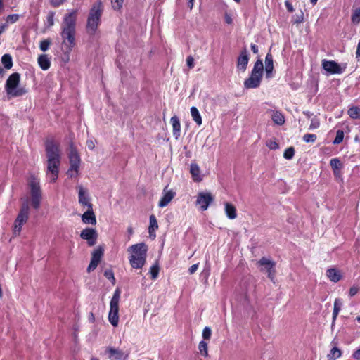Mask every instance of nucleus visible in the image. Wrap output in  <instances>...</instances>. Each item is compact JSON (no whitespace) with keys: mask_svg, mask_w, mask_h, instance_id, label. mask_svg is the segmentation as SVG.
<instances>
[{"mask_svg":"<svg viewBox=\"0 0 360 360\" xmlns=\"http://www.w3.org/2000/svg\"><path fill=\"white\" fill-rule=\"evenodd\" d=\"M189 1V6H190V8L191 9L193 8V1L194 0H188Z\"/></svg>","mask_w":360,"mask_h":360,"instance_id":"nucleus-62","label":"nucleus"},{"mask_svg":"<svg viewBox=\"0 0 360 360\" xmlns=\"http://www.w3.org/2000/svg\"><path fill=\"white\" fill-rule=\"evenodd\" d=\"M104 355L110 360H127L129 353L113 347H107L104 351Z\"/></svg>","mask_w":360,"mask_h":360,"instance_id":"nucleus-12","label":"nucleus"},{"mask_svg":"<svg viewBox=\"0 0 360 360\" xmlns=\"http://www.w3.org/2000/svg\"><path fill=\"white\" fill-rule=\"evenodd\" d=\"M264 73V65L262 60L258 59L254 65L250 77L244 81V86L246 89H255L259 86Z\"/></svg>","mask_w":360,"mask_h":360,"instance_id":"nucleus-5","label":"nucleus"},{"mask_svg":"<svg viewBox=\"0 0 360 360\" xmlns=\"http://www.w3.org/2000/svg\"><path fill=\"white\" fill-rule=\"evenodd\" d=\"M28 185L30 189V202L34 209H38L41 200V191L39 186V180L34 176H31L28 179Z\"/></svg>","mask_w":360,"mask_h":360,"instance_id":"nucleus-7","label":"nucleus"},{"mask_svg":"<svg viewBox=\"0 0 360 360\" xmlns=\"http://www.w3.org/2000/svg\"><path fill=\"white\" fill-rule=\"evenodd\" d=\"M1 63L6 69H11L13 66L12 57L9 54H4L1 57Z\"/></svg>","mask_w":360,"mask_h":360,"instance_id":"nucleus-31","label":"nucleus"},{"mask_svg":"<svg viewBox=\"0 0 360 360\" xmlns=\"http://www.w3.org/2000/svg\"><path fill=\"white\" fill-rule=\"evenodd\" d=\"M322 67L325 71L329 74H341L345 69V66L342 67L333 60H322Z\"/></svg>","mask_w":360,"mask_h":360,"instance_id":"nucleus-14","label":"nucleus"},{"mask_svg":"<svg viewBox=\"0 0 360 360\" xmlns=\"http://www.w3.org/2000/svg\"><path fill=\"white\" fill-rule=\"evenodd\" d=\"M6 27H7L6 24L2 25L0 26V34H1L4 32V30L6 28Z\"/></svg>","mask_w":360,"mask_h":360,"instance_id":"nucleus-59","label":"nucleus"},{"mask_svg":"<svg viewBox=\"0 0 360 360\" xmlns=\"http://www.w3.org/2000/svg\"><path fill=\"white\" fill-rule=\"evenodd\" d=\"M47 158L46 176L51 182H55L58 179L60 165L61 151L58 144L53 141H48L46 145Z\"/></svg>","mask_w":360,"mask_h":360,"instance_id":"nucleus-2","label":"nucleus"},{"mask_svg":"<svg viewBox=\"0 0 360 360\" xmlns=\"http://www.w3.org/2000/svg\"><path fill=\"white\" fill-rule=\"evenodd\" d=\"M29 218V206L27 200H25L20 208V212L14 221L13 233L19 236L22 226L27 221Z\"/></svg>","mask_w":360,"mask_h":360,"instance_id":"nucleus-9","label":"nucleus"},{"mask_svg":"<svg viewBox=\"0 0 360 360\" xmlns=\"http://www.w3.org/2000/svg\"><path fill=\"white\" fill-rule=\"evenodd\" d=\"M330 165L333 169V170L341 169L342 163L338 158H333L330 160Z\"/></svg>","mask_w":360,"mask_h":360,"instance_id":"nucleus-35","label":"nucleus"},{"mask_svg":"<svg viewBox=\"0 0 360 360\" xmlns=\"http://www.w3.org/2000/svg\"><path fill=\"white\" fill-rule=\"evenodd\" d=\"M356 55L360 56V41L359 42L357 46Z\"/></svg>","mask_w":360,"mask_h":360,"instance_id":"nucleus-61","label":"nucleus"},{"mask_svg":"<svg viewBox=\"0 0 360 360\" xmlns=\"http://www.w3.org/2000/svg\"><path fill=\"white\" fill-rule=\"evenodd\" d=\"M257 264L259 270L262 272L266 274L271 281H274L276 274V263L269 258L262 257L257 262Z\"/></svg>","mask_w":360,"mask_h":360,"instance_id":"nucleus-11","label":"nucleus"},{"mask_svg":"<svg viewBox=\"0 0 360 360\" xmlns=\"http://www.w3.org/2000/svg\"><path fill=\"white\" fill-rule=\"evenodd\" d=\"M158 229V224L157 219H156L155 217L153 214H152L150 217V225L148 227V231H149L150 236H152L153 232H154Z\"/></svg>","mask_w":360,"mask_h":360,"instance_id":"nucleus-32","label":"nucleus"},{"mask_svg":"<svg viewBox=\"0 0 360 360\" xmlns=\"http://www.w3.org/2000/svg\"><path fill=\"white\" fill-rule=\"evenodd\" d=\"M68 158L70 162V168L67 172V174L71 179L76 178L79 174L81 159L78 152L75 148L70 147V152L68 153Z\"/></svg>","mask_w":360,"mask_h":360,"instance_id":"nucleus-8","label":"nucleus"},{"mask_svg":"<svg viewBox=\"0 0 360 360\" xmlns=\"http://www.w3.org/2000/svg\"><path fill=\"white\" fill-rule=\"evenodd\" d=\"M251 50L252 51V52L254 53H258V47H257V46L255 45V44H251Z\"/></svg>","mask_w":360,"mask_h":360,"instance_id":"nucleus-57","label":"nucleus"},{"mask_svg":"<svg viewBox=\"0 0 360 360\" xmlns=\"http://www.w3.org/2000/svg\"><path fill=\"white\" fill-rule=\"evenodd\" d=\"M111 3L113 9L119 11L122 8L124 0H111Z\"/></svg>","mask_w":360,"mask_h":360,"instance_id":"nucleus-39","label":"nucleus"},{"mask_svg":"<svg viewBox=\"0 0 360 360\" xmlns=\"http://www.w3.org/2000/svg\"><path fill=\"white\" fill-rule=\"evenodd\" d=\"M102 13V4L101 1H98L91 7L87 18L86 31L89 35L94 36L96 34Z\"/></svg>","mask_w":360,"mask_h":360,"instance_id":"nucleus-4","label":"nucleus"},{"mask_svg":"<svg viewBox=\"0 0 360 360\" xmlns=\"http://www.w3.org/2000/svg\"><path fill=\"white\" fill-rule=\"evenodd\" d=\"M19 19V15L18 14H11V15H8L7 17H6V22L8 23H14L15 22H17Z\"/></svg>","mask_w":360,"mask_h":360,"instance_id":"nucleus-43","label":"nucleus"},{"mask_svg":"<svg viewBox=\"0 0 360 360\" xmlns=\"http://www.w3.org/2000/svg\"><path fill=\"white\" fill-rule=\"evenodd\" d=\"M186 64L189 68H193L194 67V59L192 56H188L187 58Z\"/></svg>","mask_w":360,"mask_h":360,"instance_id":"nucleus-50","label":"nucleus"},{"mask_svg":"<svg viewBox=\"0 0 360 360\" xmlns=\"http://www.w3.org/2000/svg\"><path fill=\"white\" fill-rule=\"evenodd\" d=\"M342 305V301L340 298H336L334 302V309L333 312V320L335 321L337 316H338L339 312L341 310V307Z\"/></svg>","mask_w":360,"mask_h":360,"instance_id":"nucleus-30","label":"nucleus"},{"mask_svg":"<svg viewBox=\"0 0 360 360\" xmlns=\"http://www.w3.org/2000/svg\"><path fill=\"white\" fill-rule=\"evenodd\" d=\"M352 357L356 360H360V349H356L352 354Z\"/></svg>","mask_w":360,"mask_h":360,"instance_id":"nucleus-53","label":"nucleus"},{"mask_svg":"<svg viewBox=\"0 0 360 360\" xmlns=\"http://www.w3.org/2000/svg\"><path fill=\"white\" fill-rule=\"evenodd\" d=\"M103 255V250L101 248H98L92 252L91 262L87 268V271L91 272L94 271L99 264L101 259Z\"/></svg>","mask_w":360,"mask_h":360,"instance_id":"nucleus-16","label":"nucleus"},{"mask_svg":"<svg viewBox=\"0 0 360 360\" xmlns=\"http://www.w3.org/2000/svg\"><path fill=\"white\" fill-rule=\"evenodd\" d=\"M326 275L330 281L334 283L340 281L342 278L341 271L335 268L328 269L326 271Z\"/></svg>","mask_w":360,"mask_h":360,"instance_id":"nucleus-21","label":"nucleus"},{"mask_svg":"<svg viewBox=\"0 0 360 360\" xmlns=\"http://www.w3.org/2000/svg\"><path fill=\"white\" fill-rule=\"evenodd\" d=\"M225 22L227 23V24H231L232 23V18L231 17L228 15V14H226L225 15Z\"/></svg>","mask_w":360,"mask_h":360,"instance_id":"nucleus-56","label":"nucleus"},{"mask_svg":"<svg viewBox=\"0 0 360 360\" xmlns=\"http://www.w3.org/2000/svg\"><path fill=\"white\" fill-rule=\"evenodd\" d=\"M249 61V57L247 50H243L237 60L238 70L244 72L245 71Z\"/></svg>","mask_w":360,"mask_h":360,"instance_id":"nucleus-19","label":"nucleus"},{"mask_svg":"<svg viewBox=\"0 0 360 360\" xmlns=\"http://www.w3.org/2000/svg\"><path fill=\"white\" fill-rule=\"evenodd\" d=\"M54 15H55V13L53 12H51L48 15L47 20L49 24V26H53L54 24V20H53Z\"/></svg>","mask_w":360,"mask_h":360,"instance_id":"nucleus-49","label":"nucleus"},{"mask_svg":"<svg viewBox=\"0 0 360 360\" xmlns=\"http://www.w3.org/2000/svg\"><path fill=\"white\" fill-rule=\"evenodd\" d=\"M148 247L144 243L132 245L127 248L129 260L132 268L141 269L146 262Z\"/></svg>","mask_w":360,"mask_h":360,"instance_id":"nucleus-3","label":"nucleus"},{"mask_svg":"<svg viewBox=\"0 0 360 360\" xmlns=\"http://www.w3.org/2000/svg\"><path fill=\"white\" fill-rule=\"evenodd\" d=\"M285 6L289 11H290V12L293 11L292 6L288 3V1H285Z\"/></svg>","mask_w":360,"mask_h":360,"instance_id":"nucleus-58","label":"nucleus"},{"mask_svg":"<svg viewBox=\"0 0 360 360\" xmlns=\"http://www.w3.org/2000/svg\"><path fill=\"white\" fill-rule=\"evenodd\" d=\"M320 122L319 119L314 117L311 120V124L309 125V129H315L319 127Z\"/></svg>","mask_w":360,"mask_h":360,"instance_id":"nucleus-45","label":"nucleus"},{"mask_svg":"<svg viewBox=\"0 0 360 360\" xmlns=\"http://www.w3.org/2000/svg\"><path fill=\"white\" fill-rule=\"evenodd\" d=\"M359 288L357 286H352L349 288V297H353L357 294L359 292Z\"/></svg>","mask_w":360,"mask_h":360,"instance_id":"nucleus-48","label":"nucleus"},{"mask_svg":"<svg viewBox=\"0 0 360 360\" xmlns=\"http://www.w3.org/2000/svg\"><path fill=\"white\" fill-rule=\"evenodd\" d=\"M352 21L356 24L360 22V8H356L353 11Z\"/></svg>","mask_w":360,"mask_h":360,"instance_id":"nucleus-37","label":"nucleus"},{"mask_svg":"<svg viewBox=\"0 0 360 360\" xmlns=\"http://www.w3.org/2000/svg\"><path fill=\"white\" fill-rule=\"evenodd\" d=\"M191 115L192 120L196 123L197 125L200 126L202 124L201 115L196 107L191 108Z\"/></svg>","mask_w":360,"mask_h":360,"instance_id":"nucleus-28","label":"nucleus"},{"mask_svg":"<svg viewBox=\"0 0 360 360\" xmlns=\"http://www.w3.org/2000/svg\"><path fill=\"white\" fill-rule=\"evenodd\" d=\"M37 61L40 68L44 70H46L50 68L51 62L47 55H40L38 57Z\"/></svg>","mask_w":360,"mask_h":360,"instance_id":"nucleus-27","label":"nucleus"},{"mask_svg":"<svg viewBox=\"0 0 360 360\" xmlns=\"http://www.w3.org/2000/svg\"><path fill=\"white\" fill-rule=\"evenodd\" d=\"M120 298V290L117 289L110 303V311L108 314L109 322L114 326L117 327L119 323V301Z\"/></svg>","mask_w":360,"mask_h":360,"instance_id":"nucleus-10","label":"nucleus"},{"mask_svg":"<svg viewBox=\"0 0 360 360\" xmlns=\"http://www.w3.org/2000/svg\"><path fill=\"white\" fill-rule=\"evenodd\" d=\"M89 319L91 320V321H94V316L92 313L90 314V316H89Z\"/></svg>","mask_w":360,"mask_h":360,"instance_id":"nucleus-63","label":"nucleus"},{"mask_svg":"<svg viewBox=\"0 0 360 360\" xmlns=\"http://www.w3.org/2000/svg\"><path fill=\"white\" fill-rule=\"evenodd\" d=\"M190 172L192 176V179L195 182H200L202 180V177L200 172L199 166L195 163H191L190 165Z\"/></svg>","mask_w":360,"mask_h":360,"instance_id":"nucleus-24","label":"nucleus"},{"mask_svg":"<svg viewBox=\"0 0 360 360\" xmlns=\"http://www.w3.org/2000/svg\"><path fill=\"white\" fill-rule=\"evenodd\" d=\"M332 348L330 353L327 355L328 360H336L342 355L341 350L337 347V343L335 341L331 342Z\"/></svg>","mask_w":360,"mask_h":360,"instance_id":"nucleus-25","label":"nucleus"},{"mask_svg":"<svg viewBox=\"0 0 360 360\" xmlns=\"http://www.w3.org/2000/svg\"><path fill=\"white\" fill-rule=\"evenodd\" d=\"M225 213L230 219H234L237 217L236 209L234 205L229 202L224 203Z\"/></svg>","mask_w":360,"mask_h":360,"instance_id":"nucleus-26","label":"nucleus"},{"mask_svg":"<svg viewBox=\"0 0 360 360\" xmlns=\"http://www.w3.org/2000/svg\"><path fill=\"white\" fill-rule=\"evenodd\" d=\"M294 154H295V150L292 147H290L288 148H287L285 152H284V154H283V156L285 159H288V160H290L292 158V157L294 156Z\"/></svg>","mask_w":360,"mask_h":360,"instance_id":"nucleus-40","label":"nucleus"},{"mask_svg":"<svg viewBox=\"0 0 360 360\" xmlns=\"http://www.w3.org/2000/svg\"><path fill=\"white\" fill-rule=\"evenodd\" d=\"M82 220L86 224L95 225L96 224V217L92 208H88L87 211L82 215Z\"/></svg>","mask_w":360,"mask_h":360,"instance_id":"nucleus-22","label":"nucleus"},{"mask_svg":"<svg viewBox=\"0 0 360 360\" xmlns=\"http://www.w3.org/2000/svg\"><path fill=\"white\" fill-rule=\"evenodd\" d=\"M316 139V135L313 134H306L303 136V141L306 143H314Z\"/></svg>","mask_w":360,"mask_h":360,"instance_id":"nucleus-36","label":"nucleus"},{"mask_svg":"<svg viewBox=\"0 0 360 360\" xmlns=\"http://www.w3.org/2000/svg\"><path fill=\"white\" fill-rule=\"evenodd\" d=\"M77 188L78 190V200L79 204L82 206H86L88 208L91 209L92 205L89 202L90 198L87 190L81 185L77 186Z\"/></svg>","mask_w":360,"mask_h":360,"instance_id":"nucleus-17","label":"nucleus"},{"mask_svg":"<svg viewBox=\"0 0 360 360\" xmlns=\"http://www.w3.org/2000/svg\"><path fill=\"white\" fill-rule=\"evenodd\" d=\"M175 195L176 193L174 191L168 190L167 187H165L162 191V196L158 202V206L160 207H165L167 206Z\"/></svg>","mask_w":360,"mask_h":360,"instance_id":"nucleus-18","label":"nucleus"},{"mask_svg":"<svg viewBox=\"0 0 360 360\" xmlns=\"http://www.w3.org/2000/svg\"><path fill=\"white\" fill-rule=\"evenodd\" d=\"M317 1H318V0H310L311 3L313 5L316 4V2H317Z\"/></svg>","mask_w":360,"mask_h":360,"instance_id":"nucleus-64","label":"nucleus"},{"mask_svg":"<svg viewBox=\"0 0 360 360\" xmlns=\"http://www.w3.org/2000/svg\"><path fill=\"white\" fill-rule=\"evenodd\" d=\"M105 276L108 278V279H110L112 278L113 281H115V277H114V275H113V273L112 271H105Z\"/></svg>","mask_w":360,"mask_h":360,"instance_id":"nucleus-55","label":"nucleus"},{"mask_svg":"<svg viewBox=\"0 0 360 360\" xmlns=\"http://www.w3.org/2000/svg\"><path fill=\"white\" fill-rule=\"evenodd\" d=\"M86 145L89 149L93 150L95 147L94 143L92 140H89L86 142Z\"/></svg>","mask_w":360,"mask_h":360,"instance_id":"nucleus-54","label":"nucleus"},{"mask_svg":"<svg viewBox=\"0 0 360 360\" xmlns=\"http://www.w3.org/2000/svg\"><path fill=\"white\" fill-rule=\"evenodd\" d=\"M333 174L338 181L343 182V178L342 176L341 169H337L333 171Z\"/></svg>","mask_w":360,"mask_h":360,"instance_id":"nucleus-47","label":"nucleus"},{"mask_svg":"<svg viewBox=\"0 0 360 360\" xmlns=\"http://www.w3.org/2000/svg\"><path fill=\"white\" fill-rule=\"evenodd\" d=\"M271 118L274 123L278 125H282L285 122V118L283 114L278 111H274L272 112Z\"/></svg>","mask_w":360,"mask_h":360,"instance_id":"nucleus-29","label":"nucleus"},{"mask_svg":"<svg viewBox=\"0 0 360 360\" xmlns=\"http://www.w3.org/2000/svg\"><path fill=\"white\" fill-rule=\"evenodd\" d=\"M274 70V60L271 53H268L265 58V68L264 71L266 78H271L273 77Z\"/></svg>","mask_w":360,"mask_h":360,"instance_id":"nucleus-20","label":"nucleus"},{"mask_svg":"<svg viewBox=\"0 0 360 360\" xmlns=\"http://www.w3.org/2000/svg\"><path fill=\"white\" fill-rule=\"evenodd\" d=\"M150 273L152 279H156L157 278V277L158 276V273H159V266H158V265L157 264L153 265L150 267Z\"/></svg>","mask_w":360,"mask_h":360,"instance_id":"nucleus-38","label":"nucleus"},{"mask_svg":"<svg viewBox=\"0 0 360 360\" xmlns=\"http://www.w3.org/2000/svg\"><path fill=\"white\" fill-rule=\"evenodd\" d=\"M266 146L271 150H276L278 148V144L276 142V141L272 139L267 141Z\"/></svg>","mask_w":360,"mask_h":360,"instance_id":"nucleus-46","label":"nucleus"},{"mask_svg":"<svg viewBox=\"0 0 360 360\" xmlns=\"http://www.w3.org/2000/svg\"><path fill=\"white\" fill-rule=\"evenodd\" d=\"M127 232L129 233V235H132L134 233L132 227H128Z\"/></svg>","mask_w":360,"mask_h":360,"instance_id":"nucleus-60","label":"nucleus"},{"mask_svg":"<svg viewBox=\"0 0 360 360\" xmlns=\"http://www.w3.org/2000/svg\"><path fill=\"white\" fill-rule=\"evenodd\" d=\"M172 125V133L175 139H178L181 135V123L179 119L176 116H173L170 119Z\"/></svg>","mask_w":360,"mask_h":360,"instance_id":"nucleus-23","label":"nucleus"},{"mask_svg":"<svg viewBox=\"0 0 360 360\" xmlns=\"http://www.w3.org/2000/svg\"><path fill=\"white\" fill-rule=\"evenodd\" d=\"M344 138V133L341 130H338L336 134V136L333 141L334 144H339L340 143Z\"/></svg>","mask_w":360,"mask_h":360,"instance_id":"nucleus-41","label":"nucleus"},{"mask_svg":"<svg viewBox=\"0 0 360 360\" xmlns=\"http://www.w3.org/2000/svg\"><path fill=\"white\" fill-rule=\"evenodd\" d=\"M198 266H199V264H195L193 265H192L189 269H188V272L190 274H194L198 269Z\"/></svg>","mask_w":360,"mask_h":360,"instance_id":"nucleus-52","label":"nucleus"},{"mask_svg":"<svg viewBox=\"0 0 360 360\" xmlns=\"http://www.w3.org/2000/svg\"><path fill=\"white\" fill-rule=\"evenodd\" d=\"M198 349L202 356L207 357L208 356V347L206 342L200 341L198 345Z\"/></svg>","mask_w":360,"mask_h":360,"instance_id":"nucleus-34","label":"nucleus"},{"mask_svg":"<svg viewBox=\"0 0 360 360\" xmlns=\"http://www.w3.org/2000/svg\"><path fill=\"white\" fill-rule=\"evenodd\" d=\"M77 11L72 10L65 14L61 23L60 36L62 38V49L65 54L69 56L75 46L76 22Z\"/></svg>","mask_w":360,"mask_h":360,"instance_id":"nucleus-1","label":"nucleus"},{"mask_svg":"<svg viewBox=\"0 0 360 360\" xmlns=\"http://www.w3.org/2000/svg\"><path fill=\"white\" fill-rule=\"evenodd\" d=\"M80 237L87 241L89 246L96 244L98 234L96 229L92 228H86L80 233Z\"/></svg>","mask_w":360,"mask_h":360,"instance_id":"nucleus-15","label":"nucleus"},{"mask_svg":"<svg viewBox=\"0 0 360 360\" xmlns=\"http://www.w3.org/2000/svg\"><path fill=\"white\" fill-rule=\"evenodd\" d=\"M212 335V330L210 327L206 326L204 328L202 336L205 340H210Z\"/></svg>","mask_w":360,"mask_h":360,"instance_id":"nucleus-42","label":"nucleus"},{"mask_svg":"<svg viewBox=\"0 0 360 360\" xmlns=\"http://www.w3.org/2000/svg\"><path fill=\"white\" fill-rule=\"evenodd\" d=\"M20 75L17 72L11 74L6 83V91L11 97H18L24 95L26 91L24 88L19 87Z\"/></svg>","mask_w":360,"mask_h":360,"instance_id":"nucleus-6","label":"nucleus"},{"mask_svg":"<svg viewBox=\"0 0 360 360\" xmlns=\"http://www.w3.org/2000/svg\"><path fill=\"white\" fill-rule=\"evenodd\" d=\"M214 198L210 192H200L198 193L196 200V205L202 211L207 210Z\"/></svg>","mask_w":360,"mask_h":360,"instance_id":"nucleus-13","label":"nucleus"},{"mask_svg":"<svg viewBox=\"0 0 360 360\" xmlns=\"http://www.w3.org/2000/svg\"><path fill=\"white\" fill-rule=\"evenodd\" d=\"M50 44H51V41L49 40H47V39L43 40L40 43V46H39L40 49L42 51H46V50H48Z\"/></svg>","mask_w":360,"mask_h":360,"instance_id":"nucleus-44","label":"nucleus"},{"mask_svg":"<svg viewBox=\"0 0 360 360\" xmlns=\"http://www.w3.org/2000/svg\"><path fill=\"white\" fill-rule=\"evenodd\" d=\"M348 115L352 119L360 118V108L357 106H352L348 110Z\"/></svg>","mask_w":360,"mask_h":360,"instance_id":"nucleus-33","label":"nucleus"},{"mask_svg":"<svg viewBox=\"0 0 360 360\" xmlns=\"http://www.w3.org/2000/svg\"><path fill=\"white\" fill-rule=\"evenodd\" d=\"M65 0H50L51 4L54 6L57 7L61 5Z\"/></svg>","mask_w":360,"mask_h":360,"instance_id":"nucleus-51","label":"nucleus"}]
</instances>
